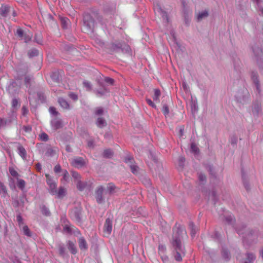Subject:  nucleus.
<instances>
[{
	"instance_id": "nucleus-49",
	"label": "nucleus",
	"mask_w": 263,
	"mask_h": 263,
	"mask_svg": "<svg viewBox=\"0 0 263 263\" xmlns=\"http://www.w3.org/2000/svg\"><path fill=\"white\" fill-rule=\"evenodd\" d=\"M146 101L149 106H151L153 107L156 108V106L155 104L151 99H146Z\"/></svg>"
},
{
	"instance_id": "nucleus-46",
	"label": "nucleus",
	"mask_w": 263,
	"mask_h": 263,
	"mask_svg": "<svg viewBox=\"0 0 263 263\" xmlns=\"http://www.w3.org/2000/svg\"><path fill=\"white\" fill-rule=\"evenodd\" d=\"M162 111L165 115H168L169 113L168 107L166 105L163 106L162 107Z\"/></svg>"
},
{
	"instance_id": "nucleus-58",
	"label": "nucleus",
	"mask_w": 263,
	"mask_h": 263,
	"mask_svg": "<svg viewBox=\"0 0 263 263\" xmlns=\"http://www.w3.org/2000/svg\"><path fill=\"white\" fill-rule=\"evenodd\" d=\"M48 17L50 20L53 21L54 20L53 16L51 14L48 15Z\"/></svg>"
},
{
	"instance_id": "nucleus-9",
	"label": "nucleus",
	"mask_w": 263,
	"mask_h": 263,
	"mask_svg": "<svg viewBox=\"0 0 263 263\" xmlns=\"http://www.w3.org/2000/svg\"><path fill=\"white\" fill-rule=\"evenodd\" d=\"M104 189L102 186L98 187L96 191V200L98 203H100L103 201L102 193Z\"/></svg>"
},
{
	"instance_id": "nucleus-38",
	"label": "nucleus",
	"mask_w": 263,
	"mask_h": 263,
	"mask_svg": "<svg viewBox=\"0 0 263 263\" xmlns=\"http://www.w3.org/2000/svg\"><path fill=\"white\" fill-rule=\"evenodd\" d=\"M10 174L13 177H16L18 176V174L15 170L13 167H10L9 168Z\"/></svg>"
},
{
	"instance_id": "nucleus-44",
	"label": "nucleus",
	"mask_w": 263,
	"mask_h": 263,
	"mask_svg": "<svg viewBox=\"0 0 263 263\" xmlns=\"http://www.w3.org/2000/svg\"><path fill=\"white\" fill-rule=\"evenodd\" d=\"M23 128L26 133H30L32 130V127L30 125L24 126Z\"/></svg>"
},
{
	"instance_id": "nucleus-41",
	"label": "nucleus",
	"mask_w": 263,
	"mask_h": 263,
	"mask_svg": "<svg viewBox=\"0 0 263 263\" xmlns=\"http://www.w3.org/2000/svg\"><path fill=\"white\" fill-rule=\"evenodd\" d=\"M68 96L69 97V98L70 99H71L73 101H77L78 99L77 95H76V93H74L73 92H70L68 94Z\"/></svg>"
},
{
	"instance_id": "nucleus-31",
	"label": "nucleus",
	"mask_w": 263,
	"mask_h": 263,
	"mask_svg": "<svg viewBox=\"0 0 263 263\" xmlns=\"http://www.w3.org/2000/svg\"><path fill=\"white\" fill-rule=\"evenodd\" d=\"M40 138L42 141H47L49 139V137L45 133H42L39 135Z\"/></svg>"
},
{
	"instance_id": "nucleus-30",
	"label": "nucleus",
	"mask_w": 263,
	"mask_h": 263,
	"mask_svg": "<svg viewBox=\"0 0 263 263\" xmlns=\"http://www.w3.org/2000/svg\"><path fill=\"white\" fill-rule=\"evenodd\" d=\"M71 175H72V177H73V178H74L76 180H77V182H78L79 181H80L81 176L78 172H74V171H71Z\"/></svg>"
},
{
	"instance_id": "nucleus-7",
	"label": "nucleus",
	"mask_w": 263,
	"mask_h": 263,
	"mask_svg": "<svg viewBox=\"0 0 263 263\" xmlns=\"http://www.w3.org/2000/svg\"><path fill=\"white\" fill-rule=\"evenodd\" d=\"M125 162L129 166L131 171L133 174L137 175L138 173L139 168L134 164L133 158L127 157L125 158Z\"/></svg>"
},
{
	"instance_id": "nucleus-33",
	"label": "nucleus",
	"mask_w": 263,
	"mask_h": 263,
	"mask_svg": "<svg viewBox=\"0 0 263 263\" xmlns=\"http://www.w3.org/2000/svg\"><path fill=\"white\" fill-rule=\"evenodd\" d=\"M34 81V78L32 76L29 74H25L24 76V82H30Z\"/></svg>"
},
{
	"instance_id": "nucleus-39",
	"label": "nucleus",
	"mask_w": 263,
	"mask_h": 263,
	"mask_svg": "<svg viewBox=\"0 0 263 263\" xmlns=\"http://www.w3.org/2000/svg\"><path fill=\"white\" fill-rule=\"evenodd\" d=\"M0 193H3L4 195L7 193L6 188L2 183H0Z\"/></svg>"
},
{
	"instance_id": "nucleus-12",
	"label": "nucleus",
	"mask_w": 263,
	"mask_h": 263,
	"mask_svg": "<svg viewBox=\"0 0 263 263\" xmlns=\"http://www.w3.org/2000/svg\"><path fill=\"white\" fill-rule=\"evenodd\" d=\"M58 103L61 107L64 109H68L70 108V105L67 101L62 98H60L58 99Z\"/></svg>"
},
{
	"instance_id": "nucleus-14",
	"label": "nucleus",
	"mask_w": 263,
	"mask_h": 263,
	"mask_svg": "<svg viewBox=\"0 0 263 263\" xmlns=\"http://www.w3.org/2000/svg\"><path fill=\"white\" fill-rule=\"evenodd\" d=\"M62 27L65 29L68 27L69 20L67 17H61L60 18Z\"/></svg>"
},
{
	"instance_id": "nucleus-1",
	"label": "nucleus",
	"mask_w": 263,
	"mask_h": 263,
	"mask_svg": "<svg viewBox=\"0 0 263 263\" xmlns=\"http://www.w3.org/2000/svg\"><path fill=\"white\" fill-rule=\"evenodd\" d=\"M179 231L178 229H173V240L172 241V244L173 246L175 247L176 252L175 258V259L178 261L182 260V256L180 253H184V248L181 246L180 237L178 234Z\"/></svg>"
},
{
	"instance_id": "nucleus-40",
	"label": "nucleus",
	"mask_w": 263,
	"mask_h": 263,
	"mask_svg": "<svg viewBox=\"0 0 263 263\" xmlns=\"http://www.w3.org/2000/svg\"><path fill=\"white\" fill-rule=\"evenodd\" d=\"M115 186L114 184L109 183L107 185V189L110 193L114 192L115 190Z\"/></svg>"
},
{
	"instance_id": "nucleus-16",
	"label": "nucleus",
	"mask_w": 263,
	"mask_h": 263,
	"mask_svg": "<svg viewBox=\"0 0 263 263\" xmlns=\"http://www.w3.org/2000/svg\"><path fill=\"white\" fill-rule=\"evenodd\" d=\"M100 79H98L97 82H115V80L109 77H104L103 76H100Z\"/></svg>"
},
{
	"instance_id": "nucleus-10",
	"label": "nucleus",
	"mask_w": 263,
	"mask_h": 263,
	"mask_svg": "<svg viewBox=\"0 0 263 263\" xmlns=\"http://www.w3.org/2000/svg\"><path fill=\"white\" fill-rule=\"evenodd\" d=\"M10 11V7L7 5H3L0 8V15L3 17H6Z\"/></svg>"
},
{
	"instance_id": "nucleus-52",
	"label": "nucleus",
	"mask_w": 263,
	"mask_h": 263,
	"mask_svg": "<svg viewBox=\"0 0 263 263\" xmlns=\"http://www.w3.org/2000/svg\"><path fill=\"white\" fill-rule=\"evenodd\" d=\"M68 177H69V174H68V172L65 170V172H64V175H63V179L65 181H67V180L68 179Z\"/></svg>"
},
{
	"instance_id": "nucleus-13",
	"label": "nucleus",
	"mask_w": 263,
	"mask_h": 263,
	"mask_svg": "<svg viewBox=\"0 0 263 263\" xmlns=\"http://www.w3.org/2000/svg\"><path fill=\"white\" fill-rule=\"evenodd\" d=\"M52 126L55 129L61 128L63 127L62 122L61 120L55 119L52 121Z\"/></svg>"
},
{
	"instance_id": "nucleus-36",
	"label": "nucleus",
	"mask_w": 263,
	"mask_h": 263,
	"mask_svg": "<svg viewBox=\"0 0 263 263\" xmlns=\"http://www.w3.org/2000/svg\"><path fill=\"white\" fill-rule=\"evenodd\" d=\"M23 231L25 235L28 236H31V233L28 227L27 226H25L23 227Z\"/></svg>"
},
{
	"instance_id": "nucleus-28",
	"label": "nucleus",
	"mask_w": 263,
	"mask_h": 263,
	"mask_svg": "<svg viewBox=\"0 0 263 263\" xmlns=\"http://www.w3.org/2000/svg\"><path fill=\"white\" fill-rule=\"evenodd\" d=\"M251 77L253 82H259L258 74L256 71H252Z\"/></svg>"
},
{
	"instance_id": "nucleus-42",
	"label": "nucleus",
	"mask_w": 263,
	"mask_h": 263,
	"mask_svg": "<svg viewBox=\"0 0 263 263\" xmlns=\"http://www.w3.org/2000/svg\"><path fill=\"white\" fill-rule=\"evenodd\" d=\"M191 150L195 153H197L199 149L195 143H192L191 146Z\"/></svg>"
},
{
	"instance_id": "nucleus-34",
	"label": "nucleus",
	"mask_w": 263,
	"mask_h": 263,
	"mask_svg": "<svg viewBox=\"0 0 263 263\" xmlns=\"http://www.w3.org/2000/svg\"><path fill=\"white\" fill-rule=\"evenodd\" d=\"M103 112H104V110H103V108L100 107L96 108L95 110V114L96 115H97V116L102 115H103Z\"/></svg>"
},
{
	"instance_id": "nucleus-50",
	"label": "nucleus",
	"mask_w": 263,
	"mask_h": 263,
	"mask_svg": "<svg viewBox=\"0 0 263 263\" xmlns=\"http://www.w3.org/2000/svg\"><path fill=\"white\" fill-rule=\"evenodd\" d=\"M61 171V166L59 164H57L54 166V171L55 173H58Z\"/></svg>"
},
{
	"instance_id": "nucleus-43",
	"label": "nucleus",
	"mask_w": 263,
	"mask_h": 263,
	"mask_svg": "<svg viewBox=\"0 0 263 263\" xmlns=\"http://www.w3.org/2000/svg\"><path fill=\"white\" fill-rule=\"evenodd\" d=\"M93 14L94 15V16L97 18V20L99 22H102L103 18L101 15H100L97 12H94Z\"/></svg>"
},
{
	"instance_id": "nucleus-17",
	"label": "nucleus",
	"mask_w": 263,
	"mask_h": 263,
	"mask_svg": "<svg viewBox=\"0 0 263 263\" xmlns=\"http://www.w3.org/2000/svg\"><path fill=\"white\" fill-rule=\"evenodd\" d=\"M154 94L153 96V98L154 101L157 102H159V98L161 96V92L159 89H155L154 90Z\"/></svg>"
},
{
	"instance_id": "nucleus-5",
	"label": "nucleus",
	"mask_w": 263,
	"mask_h": 263,
	"mask_svg": "<svg viewBox=\"0 0 263 263\" xmlns=\"http://www.w3.org/2000/svg\"><path fill=\"white\" fill-rule=\"evenodd\" d=\"M45 176L46 178L47 183L50 187V193L52 195H55L57 193V183L52 180L51 176L46 174Z\"/></svg>"
},
{
	"instance_id": "nucleus-64",
	"label": "nucleus",
	"mask_w": 263,
	"mask_h": 263,
	"mask_svg": "<svg viewBox=\"0 0 263 263\" xmlns=\"http://www.w3.org/2000/svg\"><path fill=\"white\" fill-rule=\"evenodd\" d=\"M49 214H50V212L48 210H45V214L47 216V215H49Z\"/></svg>"
},
{
	"instance_id": "nucleus-26",
	"label": "nucleus",
	"mask_w": 263,
	"mask_h": 263,
	"mask_svg": "<svg viewBox=\"0 0 263 263\" xmlns=\"http://www.w3.org/2000/svg\"><path fill=\"white\" fill-rule=\"evenodd\" d=\"M113 155L112 151L110 149L104 150L103 152V156L106 158H110Z\"/></svg>"
},
{
	"instance_id": "nucleus-20",
	"label": "nucleus",
	"mask_w": 263,
	"mask_h": 263,
	"mask_svg": "<svg viewBox=\"0 0 263 263\" xmlns=\"http://www.w3.org/2000/svg\"><path fill=\"white\" fill-rule=\"evenodd\" d=\"M28 55L30 58L36 57L39 55V51L35 48L31 49L28 51Z\"/></svg>"
},
{
	"instance_id": "nucleus-29",
	"label": "nucleus",
	"mask_w": 263,
	"mask_h": 263,
	"mask_svg": "<svg viewBox=\"0 0 263 263\" xmlns=\"http://www.w3.org/2000/svg\"><path fill=\"white\" fill-rule=\"evenodd\" d=\"M24 34L25 33L24 30L21 28H18L16 30V33H15V35H17V36L21 38V39H23Z\"/></svg>"
},
{
	"instance_id": "nucleus-4",
	"label": "nucleus",
	"mask_w": 263,
	"mask_h": 263,
	"mask_svg": "<svg viewBox=\"0 0 263 263\" xmlns=\"http://www.w3.org/2000/svg\"><path fill=\"white\" fill-rule=\"evenodd\" d=\"M253 52L259 67H263L262 50L259 47L253 48Z\"/></svg>"
},
{
	"instance_id": "nucleus-48",
	"label": "nucleus",
	"mask_w": 263,
	"mask_h": 263,
	"mask_svg": "<svg viewBox=\"0 0 263 263\" xmlns=\"http://www.w3.org/2000/svg\"><path fill=\"white\" fill-rule=\"evenodd\" d=\"M255 259V256L253 254H248V260L249 262L252 263L251 262Z\"/></svg>"
},
{
	"instance_id": "nucleus-6",
	"label": "nucleus",
	"mask_w": 263,
	"mask_h": 263,
	"mask_svg": "<svg viewBox=\"0 0 263 263\" xmlns=\"http://www.w3.org/2000/svg\"><path fill=\"white\" fill-rule=\"evenodd\" d=\"M112 231V221L109 218H107L105 221L103 227V234L105 236H108Z\"/></svg>"
},
{
	"instance_id": "nucleus-59",
	"label": "nucleus",
	"mask_w": 263,
	"mask_h": 263,
	"mask_svg": "<svg viewBox=\"0 0 263 263\" xmlns=\"http://www.w3.org/2000/svg\"><path fill=\"white\" fill-rule=\"evenodd\" d=\"M84 86L86 89H88V88H89V83H84Z\"/></svg>"
},
{
	"instance_id": "nucleus-51",
	"label": "nucleus",
	"mask_w": 263,
	"mask_h": 263,
	"mask_svg": "<svg viewBox=\"0 0 263 263\" xmlns=\"http://www.w3.org/2000/svg\"><path fill=\"white\" fill-rule=\"evenodd\" d=\"M199 180L203 182V181H205V180H206V176H205V175L201 174L199 176Z\"/></svg>"
},
{
	"instance_id": "nucleus-37",
	"label": "nucleus",
	"mask_w": 263,
	"mask_h": 263,
	"mask_svg": "<svg viewBox=\"0 0 263 263\" xmlns=\"http://www.w3.org/2000/svg\"><path fill=\"white\" fill-rule=\"evenodd\" d=\"M37 95L39 100H40L41 102L43 103L45 101V97L42 92H39L37 93Z\"/></svg>"
},
{
	"instance_id": "nucleus-11",
	"label": "nucleus",
	"mask_w": 263,
	"mask_h": 263,
	"mask_svg": "<svg viewBox=\"0 0 263 263\" xmlns=\"http://www.w3.org/2000/svg\"><path fill=\"white\" fill-rule=\"evenodd\" d=\"M50 77L51 78V80L55 82H58L60 81H62V77L60 74V72L58 71L52 72L50 74Z\"/></svg>"
},
{
	"instance_id": "nucleus-57",
	"label": "nucleus",
	"mask_w": 263,
	"mask_h": 263,
	"mask_svg": "<svg viewBox=\"0 0 263 263\" xmlns=\"http://www.w3.org/2000/svg\"><path fill=\"white\" fill-rule=\"evenodd\" d=\"M184 130L183 127H180L179 129V132H180V136H182L183 135V132Z\"/></svg>"
},
{
	"instance_id": "nucleus-45",
	"label": "nucleus",
	"mask_w": 263,
	"mask_h": 263,
	"mask_svg": "<svg viewBox=\"0 0 263 263\" xmlns=\"http://www.w3.org/2000/svg\"><path fill=\"white\" fill-rule=\"evenodd\" d=\"M22 115L26 116L28 113V109L25 106H23L22 108Z\"/></svg>"
},
{
	"instance_id": "nucleus-23",
	"label": "nucleus",
	"mask_w": 263,
	"mask_h": 263,
	"mask_svg": "<svg viewBox=\"0 0 263 263\" xmlns=\"http://www.w3.org/2000/svg\"><path fill=\"white\" fill-rule=\"evenodd\" d=\"M11 106L13 109H17L20 106V103L17 99H13L11 102Z\"/></svg>"
},
{
	"instance_id": "nucleus-60",
	"label": "nucleus",
	"mask_w": 263,
	"mask_h": 263,
	"mask_svg": "<svg viewBox=\"0 0 263 263\" xmlns=\"http://www.w3.org/2000/svg\"><path fill=\"white\" fill-rule=\"evenodd\" d=\"M181 3H182V6L183 7V8H185V6H186L185 2L184 0H182L181 1Z\"/></svg>"
},
{
	"instance_id": "nucleus-56",
	"label": "nucleus",
	"mask_w": 263,
	"mask_h": 263,
	"mask_svg": "<svg viewBox=\"0 0 263 263\" xmlns=\"http://www.w3.org/2000/svg\"><path fill=\"white\" fill-rule=\"evenodd\" d=\"M64 229L68 232H70L71 231L70 227L67 226H65L64 228Z\"/></svg>"
},
{
	"instance_id": "nucleus-24",
	"label": "nucleus",
	"mask_w": 263,
	"mask_h": 263,
	"mask_svg": "<svg viewBox=\"0 0 263 263\" xmlns=\"http://www.w3.org/2000/svg\"><path fill=\"white\" fill-rule=\"evenodd\" d=\"M17 187L23 190L25 186V181L21 179H17Z\"/></svg>"
},
{
	"instance_id": "nucleus-8",
	"label": "nucleus",
	"mask_w": 263,
	"mask_h": 263,
	"mask_svg": "<svg viewBox=\"0 0 263 263\" xmlns=\"http://www.w3.org/2000/svg\"><path fill=\"white\" fill-rule=\"evenodd\" d=\"M70 163L72 166L75 167L80 168L85 165V161L82 157H75L71 159L70 160Z\"/></svg>"
},
{
	"instance_id": "nucleus-22",
	"label": "nucleus",
	"mask_w": 263,
	"mask_h": 263,
	"mask_svg": "<svg viewBox=\"0 0 263 263\" xmlns=\"http://www.w3.org/2000/svg\"><path fill=\"white\" fill-rule=\"evenodd\" d=\"M106 123L105 120L102 118H98L97 121V125L99 127H102L106 125Z\"/></svg>"
},
{
	"instance_id": "nucleus-3",
	"label": "nucleus",
	"mask_w": 263,
	"mask_h": 263,
	"mask_svg": "<svg viewBox=\"0 0 263 263\" xmlns=\"http://www.w3.org/2000/svg\"><path fill=\"white\" fill-rule=\"evenodd\" d=\"M83 23L88 30L92 31L95 26V21L89 13H86L83 15Z\"/></svg>"
},
{
	"instance_id": "nucleus-27",
	"label": "nucleus",
	"mask_w": 263,
	"mask_h": 263,
	"mask_svg": "<svg viewBox=\"0 0 263 263\" xmlns=\"http://www.w3.org/2000/svg\"><path fill=\"white\" fill-rule=\"evenodd\" d=\"M189 226L191 229V235L192 237H194L196 233V228L193 223H190Z\"/></svg>"
},
{
	"instance_id": "nucleus-25",
	"label": "nucleus",
	"mask_w": 263,
	"mask_h": 263,
	"mask_svg": "<svg viewBox=\"0 0 263 263\" xmlns=\"http://www.w3.org/2000/svg\"><path fill=\"white\" fill-rule=\"evenodd\" d=\"M66 190L64 188L61 187L55 195H58L59 198H62L65 195Z\"/></svg>"
},
{
	"instance_id": "nucleus-18",
	"label": "nucleus",
	"mask_w": 263,
	"mask_h": 263,
	"mask_svg": "<svg viewBox=\"0 0 263 263\" xmlns=\"http://www.w3.org/2000/svg\"><path fill=\"white\" fill-rule=\"evenodd\" d=\"M28 86H26L27 87H28V92L29 93V95H30V96L29 97V101L31 102V99H32V97L31 96L32 95H33L34 92H35V89L34 87H33L31 85V83H28Z\"/></svg>"
},
{
	"instance_id": "nucleus-35",
	"label": "nucleus",
	"mask_w": 263,
	"mask_h": 263,
	"mask_svg": "<svg viewBox=\"0 0 263 263\" xmlns=\"http://www.w3.org/2000/svg\"><path fill=\"white\" fill-rule=\"evenodd\" d=\"M49 111L50 114L53 115L54 116H57L59 115V112L57 111L56 108L53 106L50 107Z\"/></svg>"
},
{
	"instance_id": "nucleus-2",
	"label": "nucleus",
	"mask_w": 263,
	"mask_h": 263,
	"mask_svg": "<svg viewBox=\"0 0 263 263\" xmlns=\"http://www.w3.org/2000/svg\"><path fill=\"white\" fill-rule=\"evenodd\" d=\"M109 49L112 52H129L130 50V46L124 42L112 43L110 44Z\"/></svg>"
},
{
	"instance_id": "nucleus-62",
	"label": "nucleus",
	"mask_w": 263,
	"mask_h": 263,
	"mask_svg": "<svg viewBox=\"0 0 263 263\" xmlns=\"http://www.w3.org/2000/svg\"><path fill=\"white\" fill-rule=\"evenodd\" d=\"M66 150L67 151V152H70V147L69 145H67L66 147Z\"/></svg>"
},
{
	"instance_id": "nucleus-15",
	"label": "nucleus",
	"mask_w": 263,
	"mask_h": 263,
	"mask_svg": "<svg viewBox=\"0 0 263 263\" xmlns=\"http://www.w3.org/2000/svg\"><path fill=\"white\" fill-rule=\"evenodd\" d=\"M18 151V154L23 159H25L26 158V151L24 147L21 145L19 146L17 148Z\"/></svg>"
},
{
	"instance_id": "nucleus-19",
	"label": "nucleus",
	"mask_w": 263,
	"mask_h": 263,
	"mask_svg": "<svg viewBox=\"0 0 263 263\" xmlns=\"http://www.w3.org/2000/svg\"><path fill=\"white\" fill-rule=\"evenodd\" d=\"M209 16L208 11L206 10H204L201 12L199 13L197 15V20L198 21H201L202 18L204 17H206Z\"/></svg>"
},
{
	"instance_id": "nucleus-54",
	"label": "nucleus",
	"mask_w": 263,
	"mask_h": 263,
	"mask_svg": "<svg viewBox=\"0 0 263 263\" xmlns=\"http://www.w3.org/2000/svg\"><path fill=\"white\" fill-rule=\"evenodd\" d=\"M35 168L38 172H41L42 170V165L40 163H37L35 165Z\"/></svg>"
},
{
	"instance_id": "nucleus-21",
	"label": "nucleus",
	"mask_w": 263,
	"mask_h": 263,
	"mask_svg": "<svg viewBox=\"0 0 263 263\" xmlns=\"http://www.w3.org/2000/svg\"><path fill=\"white\" fill-rule=\"evenodd\" d=\"M79 247L81 249H86L87 243L86 240L83 238H80L79 240Z\"/></svg>"
},
{
	"instance_id": "nucleus-47",
	"label": "nucleus",
	"mask_w": 263,
	"mask_h": 263,
	"mask_svg": "<svg viewBox=\"0 0 263 263\" xmlns=\"http://www.w3.org/2000/svg\"><path fill=\"white\" fill-rule=\"evenodd\" d=\"M23 39L24 40V42L25 43H27L29 41H30L31 39V37L29 35L27 34H24V36H23Z\"/></svg>"
},
{
	"instance_id": "nucleus-63",
	"label": "nucleus",
	"mask_w": 263,
	"mask_h": 263,
	"mask_svg": "<svg viewBox=\"0 0 263 263\" xmlns=\"http://www.w3.org/2000/svg\"><path fill=\"white\" fill-rule=\"evenodd\" d=\"M49 214H50V212L48 210H45V214L47 216V215H49Z\"/></svg>"
},
{
	"instance_id": "nucleus-55",
	"label": "nucleus",
	"mask_w": 263,
	"mask_h": 263,
	"mask_svg": "<svg viewBox=\"0 0 263 263\" xmlns=\"http://www.w3.org/2000/svg\"><path fill=\"white\" fill-rule=\"evenodd\" d=\"M16 219H17V221L19 223V224H21L22 223V221H23L21 216L20 215H17L16 216Z\"/></svg>"
},
{
	"instance_id": "nucleus-53",
	"label": "nucleus",
	"mask_w": 263,
	"mask_h": 263,
	"mask_svg": "<svg viewBox=\"0 0 263 263\" xmlns=\"http://www.w3.org/2000/svg\"><path fill=\"white\" fill-rule=\"evenodd\" d=\"M159 10H160V11L162 13V16L163 17L165 16L167 18H168L167 13L165 11H163L160 7L159 8Z\"/></svg>"
},
{
	"instance_id": "nucleus-61",
	"label": "nucleus",
	"mask_w": 263,
	"mask_h": 263,
	"mask_svg": "<svg viewBox=\"0 0 263 263\" xmlns=\"http://www.w3.org/2000/svg\"><path fill=\"white\" fill-rule=\"evenodd\" d=\"M74 218L78 221H79L80 220V216L78 215H76L75 216H74Z\"/></svg>"
},
{
	"instance_id": "nucleus-32",
	"label": "nucleus",
	"mask_w": 263,
	"mask_h": 263,
	"mask_svg": "<svg viewBox=\"0 0 263 263\" xmlns=\"http://www.w3.org/2000/svg\"><path fill=\"white\" fill-rule=\"evenodd\" d=\"M77 187L80 191H83L85 187V183L79 181L77 183Z\"/></svg>"
}]
</instances>
